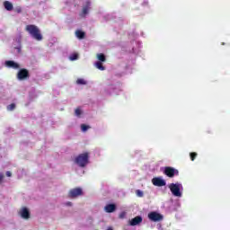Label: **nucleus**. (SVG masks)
<instances>
[{"label":"nucleus","mask_w":230,"mask_h":230,"mask_svg":"<svg viewBox=\"0 0 230 230\" xmlns=\"http://www.w3.org/2000/svg\"><path fill=\"white\" fill-rule=\"evenodd\" d=\"M14 11L16 12V13H22V8H21V7H16V8L14 9Z\"/></svg>","instance_id":"nucleus-25"},{"label":"nucleus","mask_w":230,"mask_h":230,"mask_svg":"<svg viewBox=\"0 0 230 230\" xmlns=\"http://www.w3.org/2000/svg\"><path fill=\"white\" fill-rule=\"evenodd\" d=\"M95 66L97 67V69H99L100 71H105V66H103V64H102V61H97L95 63Z\"/></svg>","instance_id":"nucleus-16"},{"label":"nucleus","mask_w":230,"mask_h":230,"mask_svg":"<svg viewBox=\"0 0 230 230\" xmlns=\"http://www.w3.org/2000/svg\"><path fill=\"white\" fill-rule=\"evenodd\" d=\"M70 60H78V54L77 53H74L69 57Z\"/></svg>","instance_id":"nucleus-19"},{"label":"nucleus","mask_w":230,"mask_h":230,"mask_svg":"<svg viewBox=\"0 0 230 230\" xmlns=\"http://www.w3.org/2000/svg\"><path fill=\"white\" fill-rule=\"evenodd\" d=\"M169 190H171V192L172 193V195H174V197H181V184L179 183H171L169 185Z\"/></svg>","instance_id":"nucleus-3"},{"label":"nucleus","mask_w":230,"mask_h":230,"mask_svg":"<svg viewBox=\"0 0 230 230\" xmlns=\"http://www.w3.org/2000/svg\"><path fill=\"white\" fill-rule=\"evenodd\" d=\"M65 206H73V203L71 201H67L66 203H65Z\"/></svg>","instance_id":"nucleus-26"},{"label":"nucleus","mask_w":230,"mask_h":230,"mask_svg":"<svg viewBox=\"0 0 230 230\" xmlns=\"http://www.w3.org/2000/svg\"><path fill=\"white\" fill-rule=\"evenodd\" d=\"M106 213H114L116 211V205L114 204H108L105 206Z\"/></svg>","instance_id":"nucleus-13"},{"label":"nucleus","mask_w":230,"mask_h":230,"mask_svg":"<svg viewBox=\"0 0 230 230\" xmlns=\"http://www.w3.org/2000/svg\"><path fill=\"white\" fill-rule=\"evenodd\" d=\"M75 35L77 37V39H85V32L82 31H75Z\"/></svg>","instance_id":"nucleus-15"},{"label":"nucleus","mask_w":230,"mask_h":230,"mask_svg":"<svg viewBox=\"0 0 230 230\" xmlns=\"http://www.w3.org/2000/svg\"><path fill=\"white\" fill-rule=\"evenodd\" d=\"M91 8V1L90 0H86L85 2V5L83 7L82 12L80 13V17H85V15H87V13H89V9Z\"/></svg>","instance_id":"nucleus-9"},{"label":"nucleus","mask_w":230,"mask_h":230,"mask_svg":"<svg viewBox=\"0 0 230 230\" xmlns=\"http://www.w3.org/2000/svg\"><path fill=\"white\" fill-rule=\"evenodd\" d=\"M190 161H195V159H197L198 155H197V153L192 152L190 154Z\"/></svg>","instance_id":"nucleus-21"},{"label":"nucleus","mask_w":230,"mask_h":230,"mask_svg":"<svg viewBox=\"0 0 230 230\" xmlns=\"http://www.w3.org/2000/svg\"><path fill=\"white\" fill-rule=\"evenodd\" d=\"M154 186H158L159 188L166 186V181L161 177H155L152 179Z\"/></svg>","instance_id":"nucleus-8"},{"label":"nucleus","mask_w":230,"mask_h":230,"mask_svg":"<svg viewBox=\"0 0 230 230\" xmlns=\"http://www.w3.org/2000/svg\"><path fill=\"white\" fill-rule=\"evenodd\" d=\"M4 6L5 10H7V12H12V10H13V4L12 3H10L9 1H5L4 3Z\"/></svg>","instance_id":"nucleus-14"},{"label":"nucleus","mask_w":230,"mask_h":230,"mask_svg":"<svg viewBox=\"0 0 230 230\" xmlns=\"http://www.w3.org/2000/svg\"><path fill=\"white\" fill-rule=\"evenodd\" d=\"M6 67H11L12 69H19L21 66H19V63H16L12 60L5 61Z\"/></svg>","instance_id":"nucleus-12"},{"label":"nucleus","mask_w":230,"mask_h":230,"mask_svg":"<svg viewBox=\"0 0 230 230\" xmlns=\"http://www.w3.org/2000/svg\"><path fill=\"white\" fill-rule=\"evenodd\" d=\"M19 215L23 218L24 220H28L30 218V210L28 208L23 207L19 212Z\"/></svg>","instance_id":"nucleus-10"},{"label":"nucleus","mask_w":230,"mask_h":230,"mask_svg":"<svg viewBox=\"0 0 230 230\" xmlns=\"http://www.w3.org/2000/svg\"><path fill=\"white\" fill-rule=\"evenodd\" d=\"M76 84L78 85H86L87 84V82H85V80L82 79V78H79L76 80Z\"/></svg>","instance_id":"nucleus-18"},{"label":"nucleus","mask_w":230,"mask_h":230,"mask_svg":"<svg viewBox=\"0 0 230 230\" xmlns=\"http://www.w3.org/2000/svg\"><path fill=\"white\" fill-rule=\"evenodd\" d=\"M75 164L80 168H85L89 164V153H83L78 155L75 159Z\"/></svg>","instance_id":"nucleus-2"},{"label":"nucleus","mask_w":230,"mask_h":230,"mask_svg":"<svg viewBox=\"0 0 230 230\" xmlns=\"http://www.w3.org/2000/svg\"><path fill=\"white\" fill-rule=\"evenodd\" d=\"M81 129L83 132H87V130H89V126L85 125V124H82L81 125Z\"/></svg>","instance_id":"nucleus-20"},{"label":"nucleus","mask_w":230,"mask_h":230,"mask_svg":"<svg viewBox=\"0 0 230 230\" xmlns=\"http://www.w3.org/2000/svg\"><path fill=\"white\" fill-rule=\"evenodd\" d=\"M143 222V217L137 216L129 221V226H139Z\"/></svg>","instance_id":"nucleus-11"},{"label":"nucleus","mask_w":230,"mask_h":230,"mask_svg":"<svg viewBox=\"0 0 230 230\" xmlns=\"http://www.w3.org/2000/svg\"><path fill=\"white\" fill-rule=\"evenodd\" d=\"M136 195H137L138 197H143L144 193L141 190H136Z\"/></svg>","instance_id":"nucleus-24"},{"label":"nucleus","mask_w":230,"mask_h":230,"mask_svg":"<svg viewBox=\"0 0 230 230\" xmlns=\"http://www.w3.org/2000/svg\"><path fill=\"white\" fill-rule=\"evenodd\" d=\"M75 112V116H81L82 115V110H80V108H76Z\"/></svg>","instance_id":"nucleus-23"},{"label":"nucleus","mask_w":230,"mask_h":230,"mask_svg":"<svg viewBox=\"0 0 230 230\" xmlns=\"http://www.w3.org/2000/svg\"><path fill=\"white\" fill-rule=\"evenodd\" d=\"M147 217L151 222H161L164 218L163 215L159 214L156 211H152L147 215Z\"/></svg>","instance_id":"nucleus-5"},{"label":"nucleus","mask_w":230,"mask_h":230,"mask_svg":"<svg viewBox=\"0 0 230 230\" xmlns=\"http://www.w3.org/2000/svg\"><path fill=\"white\" fill-rule=\"evenodd\" d=\"M97 58L100 62H105L107 60L103 53L97 54Z\"/></svg>","instance_id":"nucleus-17"},{"label":"nucleus","mask_w":230,"mask_h":230,"mask_svg":"<svg viewBox=\"0 0 230 230\" xmlns=\"http://www.w3.org/2000/svg\"><path fill=\"white\" fill-rule=\"evenodd\" d=\"M25 31L29 32L31 37L35 40L40 41L42 40V33H40V29L33 24H29L25 27Z\"/></svg>","instance_id":"nucleus-1"},{"label":"nucleus","mask_w":230,"mask_h":230,"mask_svg":"<svg viewBox=\"0 0 230 230\" xmlns=\"http://www.w3.org/2000/svg\"><path fill=\"white\" fill-rule=\"evenodd\" d=\"M164 175H166L167 177L172 179V178L175 177V175H179V170H177L173 167L167 166L164 168Z\"/></svg>","instance_id":"nucleus-4"},{"label":"nucleus","mask_w":230,"mask_h":230,"mask_svg":"<svg viewBox=\"0 0 230 230\" xmlns=\"http://www.w3.org/2000/svg\"><path fill=\"white\" fill-rule=\"evenodd\" d=\"M16 76L18 80H28L30 78V71L26 68H21Z\"/></svg>","instance_id":"nucleus-6"},{"label":"nucleus","mask_w":230,"mask_h":230,"mask_svg":"<svg viewBox=\"0 0 230 230\" xmlns=\"http://www.w3.org/2000/svg\"><path fill=\"white\" fill-rule=\"evenodd\" d=\"M5 175H6L7 177H10V176L12 175V172H10V171H7V172H5Z\"/></svg>","instance_id":"nucleus-27"},{"label":"nucleus","mask_w":230,"mask_h":230,"mask_svg":"<svg viewBox=\"0 0 230 230\" xmlns=\"http://www.w3.org/2000/svg\"><path fill=\"white\" fill-rule=\"evenodd\" d=\"M15 109V103H11L7 106V111H13Z\"/></svg>","instance_id":"nucleus-22"},{"label":"nucleus","mask_w":230,"mask_h":230,"mask_svg":"<svg viewBox=\"0 0 230 230\" xmlns=\"http://www.w3.org/2000/svg\"><path fill=\"white\" fill-rule=\"evenodd\" d=\"M82 195H84L82 188H75L70 190L68 192L69 199H76V197H80Z\"/></svg>","instance_id":"nucleus-7"}]
</instances>
